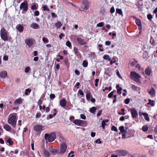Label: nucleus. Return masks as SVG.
Returning a JSON list of instances; mask_svg holds the SVG:
<instances>
[{"instance_id":"nucleus-1","label":"nucleus","mask_w":157,"mask_h":157,"mask_svg":"<svg viewBox=\"0 0 157 157\" xmlns=\"http://www.w3.org/2000/svg\"><path fill=\"white\" fill-rule=\"evenodd\" d=\"M16 113L11 115H10L8 119V122L9 124L13 128H15L17 124L16 115Z\"/></svg>"},{"instance_id":"nucleus-2","label":"nucleus","mask_w":157,"mask_h":157,"mask_svg":"<svg viewBox=\"0 0 157 157\" xmlns=\"http://www.w3.org/2000/svg\"><path fill=\"white\" fill-rule=\"evenodd\" d=\"M56 138V134L54 132H52L50 134L46 133L44 135L45 139L48 140L49 142L53 141Z\"/></svg>"},{"instance_id":"nucleus-3","label":"nucleus","mask_w":157,"mask_h":157,"mask_svg":"<svg viewBox=\"0 0 157 157\" xmlns=\"http://www.w3.org/2000/svg\"><path fill=\"white\" fill-rule=\"evenodd\" d=\"M130 75H131V78L137 82H140V78H141V76L136 72L132 71L131 72Z\"/></svg>"},{"instance_id":"nucleus-4","label":"nucleus","mask_w":157,"mask_h":157,"mask_svg":"<svg viewBox=\"0 0 157 157\" xmlns=\"http://www.w3.org/2000/svg\"><path fill=\"white\" fill-rule=\"evenodd\" d=\"M20 10H23V11L26 12L28 10V4L26 1H24L21 3L20 6Z\"/></svg>"},{"instance_id":"nucleus-5","label":"nucleus","mask_w":157,"mask_h":157,"mask_svg":"<svg viewBox=\"0 0 157 157\" xmlns=\"http://www.w3.org/2000/svg\"><path fill=\"white\" fill-rule=\"evenodd\" d=\"M43 126L41 124H36L33 127V130L38 133H40L41 132L44 130L43 129Z\"/></svg>"},{"instance_id":"nucleus-6","label":"nucleus","mask_w":157,"mask_h":157,"mask_svg":"<svg viewBox=\"0 0 157 157\" xmlns=\"http://www.w3.org/2000/svg\"><path fill=\"white\" fill-rule=\"evenodd\" d=\"M89 3L86 0L83 2L81 6V8H80V10L81 11L85 10H87L89 8Z\"/></svg>"},{"instance_id":"nucleus-7","label":"nucleus","mask_w":157,"mask_h":157,"mask_svg":"<svg viewBox=\"0 0 157 157\" xmlns=\"http://www.w3.org/2000/svg\"><path fill=\"white\" fill-rule=\"evenodd\" d=\"M0 34L2 39H7L6 30L5 28H2L1 29Z\"/></svg>"},{"instance_id":"nucleus-8","label":"nucleus","mask_w":157,"mask_h":157,"mask_svg":"<svg viewBox=\"0 0 157 157\" xmlns=\"http://www.w3.org/2000/svg\"><path fill=\"white\" fill-rule=\"evenodd\" d=\"M116 153L119 156H120L126 155L128 154V152L125 150H117L116 151Z\"/></svg>"},{"instance_id":"nucleus-9","label":"nucleus","mask_w":157,"mask_h":157,"mask_svg":"<svg viewBox=\"0 0 157 157\" xmlns=\"http://www.w3.org/2000/svg\"><path fill=\"white\" fill-rule=\"evenodd\" d=\"M145 73L147 76L151 75L153 74V71L151 68L149 66H148L145 69Z\"/></svg>"},{"instance_id":"nucleus-10","label":"nucleus","mask_w":157,"mask_h":157,"mask_svg":"<svg viewBox=\"0 0 157 157\" xmlns=\"http://www.w3.org/2000/svg\"><path fill=\"white\" fill-rule=\"evenodd\" d=\"M67 148L66 144L64 143L60 145V151L59 153L63 154L65 153Z\"/></svg>"},{"instance_id":"nucleus-11","label":"nucleus","mask_w":157,"mask_h":157,"mask_svg":"<svg viewBox=\"0 0 157 157\" xmlns=\"http://www.w3.org/2000/svg\"><path fill=\"white\" fill-rule=\"evenodd\" d=\"M130 112L133 118H135L138 116V113L135 108L130 109Z\"/></svg>"},{"instance_id":"nucleus-12","label":"nucleus","mask_w":157,"mask_h":157,"mask_svg":"<svg viewBox=\"0 0 157 157\" xmlns=\"http://www.w3.org/2000/svg\"><path fill=\"white\" fill-rule=\"evenodd\" d=\"M77 43L80 45H85L88 42L87 40H77Z\"/></svg>"},{"instance_id":"nucleus-13","label":"nucleus","mask_w":157,"mask_h":157,"mask_svg":"<svg viewBox=\"0 0 157 157\" xmlns=\"http://www.w3.org/2000/svg\"><path fill=\"white\" fill-rule=\"evenodd\" d=\"M148 92L149 94H150L151 96L152 97H154L155 95V92L154 89L151 87L150 90L148 89Z\"/></svg>"},{"instance_id":"nucleus-14","label":"nucleus","mask_w":157,"mask_h":157,"mask_svg":"<svg viewBox=\"0 0 157 157\" xmlns=\"http://www.w3.org/2000/svg\"><path fill=\"white\" fill-rule=\"evenodd\" d=\"M49 151L50 152L52 153L54 155L58 153L57 150L55 147H51L49 148Z\"/></svg>"},{"instance_id":"nucleus-15","label":"nucleus","mask_w":157,"mask_h":157,"mask_svg":"<svg viewBox=\"0 0 157 157\" xmlns=\"http://www.w3.org/2000/svg\"><path fill=\"white\" fill-rule=\"evenodd\" d=\"M59 104L62 107H65L66 106L67 104L66 100L64 99H63L60 100L59 101Z\"/></svg>"},{"instance_id":"nucleus-16","label":"nucleus","mask_w":157,"mask_h":157,"mask_svg":"<svg viewBox=\"0 0 157 157\" xmlns=\"http://www.w3.org/2000/svg\"><path fill=\"white\" fill-rule=\"evenodd\" d=\"M16 29L20 32H23L24 29L23 26L21 24H18L16 26Z\"/></svg>"},{"instance_id":"nucleus-17","label":"nucleus","mask_w":157,"mask_h":157,"mask_svg":"<svg viewBox=\"0 0 157 157\" xmlns=\"http://www.w3.org/2000/svg\"><path fill=\"white\" fill-rule=\"evenodd\" d=\"M3 127L6 131L10 132L11 130V127L8 124H4L3 126Z\"/></svg>"},{"instance_id":"nucleus-18","label":"nucleus","mask_w":157,"mask_h":157,"mask_svg":"<svg viewBox=\"0 0 157 157\" xmlns=\"http://www.w3.org/2000/svg\"><path fill=\"white\" fill-rule=\"evenodd\" d=\"M23 101V100L21 98H18L16 100L14 101V104L15 105L20 104L22 103Z\"/></svg>"},{"instance_id":"nucleus-19","label":"nucleus","mask_w":157,"mask_h":157,"mask_svg":"<svg viewBox=\"0 0 157 157\" xmlns=\"http://www.w3.org/2000/svg\"><path fill=\"white\" fill-rule=\"evenodd\" d=\"M43 154L44 156L45 157H49L50 156V154L49 152L45 150L44 149L43 151Z\"/></svg>"},{"instance_id":"nucleus-20","label":"nucleus","mask_w":157,"mask_h":157,"mask_svg":"<svg viewBox=\"0 0 157 157\" xmlns=\"http://www.w3.org/2000/svg\"><path fill=\"white\" fill-rule=\"evenodd\" d=\"M7 76V73L5 71H2L0 73V76L1 78H6V77Z\"/></svg>"},{"instance_id":"nucleus-21","label":"nucleus","mask_w":157,"mask_h":157,"mask_svg":"<svg viewBox=\"0 0 157 157\" xmlns=\"http://www.w3.org/2000/svg\"><path fill=\"white\" fill-rule=\"evenodd\" d=\"M30 27L34 29H38L39 28V25L36 23H33L30 25Z\"/></svg>"},{"instance_id":"nucleus-22","label":"nucleus","mask_w":157,"mask_h":157,"mask_svg":"<svg viewBox=\"0 0 157 157\" xmlns=\"http://www.w3.org/2000/svg\"><path fill=\"white\" fill-rule=\"evenodd\" d=\"M116 88L117 90V93L118 94H121V91L122 90V88L121 87H119V86L118 84H117L116 86Z\"/></svg>"},{"instance_id":"nucleus-23","label":"nucleus","mask_w":157,"mask_h":157,"mask_svg":"<svg viewBox=\"0 0 157 157\" xmlns=\"http://www.w3.org/2000/svg\"><path fill=\"white\" fill-rule=\"evenodd\" d=\"M25 42L29 47L31 46L33 44L32 40H25Z\"/></svg>"},{"instance_id":"nucleus-24","label":"nucleus","mask_w":157,"mask_h":157,"mask_svg":"<svg viewBox=\"0 0 157 157\" xmlns=\"http://www.w3.org/2000/svg\"><path fill=\"white\" fill-rule=\"evenodd\" d=\"M87 125V122L86 121L81 120L80 126L86 127Z\"/></svg>"},{"instance_id":"nucleus-25","label":"nucleus","mask_w":157,"mask_h":157,"mask_svg":"<svg viewBox=\"0 0 157 157\" xmlns=\"http://www.w3.org/2000/svg\"><path fill=\"white\" fill-rule=\"evenodd\" d=\"M142 114L144 116V117L145 120L148 121H150L149 117L148 116V114L147 113H142Z\"/></svg>"},{"instance_id":"nucleus-26","label":"nucleus","mask_w":157,"mask_h":157,"mask_svg":"<svg viewBox=\"0 0 157 157\" xmlns=\"http://www.w3.org/2000/svg\"><path fill=\"white\" fill-rule=\"evenodd\" d=\"M119 130L122 134L123 133H126L127 131L124 129V127L123 126H122L119 127Z\"/></svg>"},{"instance_id":"nucleus-27","label":"nucleus","mask_w":157,"mask_h":157,"mask_svg":"<svg viewBox=\"0 0 157 157\" xmlns=\"http://www.w3.org/2000/svg\"><path fill=\"white\" fill-rule=\"evenodd\" d=\"M81 120L78 119L75 120L73 122L75 124L80 126Z\"/></svg>"},{"instance_id":"nucleus-28","label":"nucleus","mask_w":157,"mask_h":157,"mask_svg":"<svg viewBox=\"0 0 157 157\" xmlns=\"http://www.w3.org/2000/svg\"><path fill=\"white\" fill-rule=\"evenodd\" d=\"M91 94L90 91H88L86 94V98L88 101H89L90 98Z\"/></svg>"},{"instance_id":"nucleus-29","label":"nucleus","mask_w":157,"mask_h":157,"mask_svg":"<svg viewBox=\"0 0 157 157\" xmlns=\"http://www.w3.org/2000/svg\"><path fill=\"white\" fill-rule=\"evenodd\" d=\"M97 109V108L95 107H92L90 109V112L93 114H94Z\"/></svg>"},{"instance_id":"nucleus-30","label":"nucleus","mask_w":157,"mask_h":157,"mask_svg":"<svg viewBox=\"0 0 157 157\" xmlns=\"http://www.w3.org/2000/svg\"><path fill=\"white\" fill-rule=\"evenodd\" d=\"M148 102L147 103V105H151L152 106L155 105V101L154 100H151V99L148 100Z\"/></svg>"},{"instance_id":"nucleus-31","label":"nucleus","mask_w":157,"mask_h":157,"mask_svg":"<svg viewBox=\"0 0 157 157\" xmlns=\"http://www.w3.org/2000/svg\"><path fill=\"white\" fill-rule=\"evenodd\" d=\"M8 138L7 140V142L10 145H12L13 144V141L10 137H8Z\"/></svg>"},{"instance_id":"nucleus-32","label":"nucleus","mask_w":157,"mask_h":157,"mask_svg":"<svg viewBox=\"0 0 157 157\" xmlns=\"http://www.w3.org/2000/svg\"><path fill=\"white\" fill-rule=\"evenodd\" d=\"M135 22L139 27H141V21L140 19H136L135 20Z\"/></svg>"},{"instance_id":"nucleus-33","label":"nucleus","mask_w":157,"mask_h":157,"mask_svg":"<svg viewBox=\"0 0 157 157\" xmlns=\"http://www.w3.org/2000/svg\"><path fill=\"white\" fill-rule=\"evenodd\" d=\"M57 28L58 29L60 28L62 25V24L60 22H57L55 24Z\"/></svg>"},{"instance_id":"nucleus-34","label":"nucleus","mask_w":157,"mask_h":157,"mask_svg":"<svg viewBox=\"0 0 157 157\" xmlns=\"http://www.w3.org/2000/svg\"><path fill=\"white\" fill-rule=\"evenodd\" d=\"M131 88L132 90L135 91H137L138 89H139V87L136 86L135 85L133 84L132 85Z\"/></svg>"},{"instance_id":"nucleus-35","label":"nucleus","mask_w":157,"mask_h":157,"mask_svg":"<svg viewBox=\"0 0 157 157\" xmlns=\"http://www.w3.org/2000/svg\"><path fill=\"white\" fill-rule=\"evenodd\" d=\"M103 59L105 60H108L110 61L111 60V58L110 57L109 55H105L103 56Z\"/></svg>"},{"instance_id":"nucleus-36","label":"nucleus","mask_w":157,"mask_h":157,"mask_svg":"<svg viewBox=\"0 0 157 157\" xmlns=\"http://www.w3.org/2000/svg\"><path fill=\"white\" fill-rule=\"evenodd\" d=\"M142 130L144 132H147L148 130V127L147 125H145L143 126L142 128Z\"/></svg>"},{"instance_id":"nucleus-37","label":"nucleus","mask_w":157,"mask_h":157,"mask_svg":"<svg viewBox=\"0 0 157 157\" xmlns=\"http://www.w3.org/2000/svg\"><path fill=\"white\" fill-rule=\"evenodd\" d=\"M82 64L84 67H86L88 65V62L87 61L84 60L83 61Z\"/></svg>"},{"instance_id":"nucleus-38","label":"nucleus","mask_w":157,"mask_h":157,"mask_svg":"<svg viewBox=\"0 0 157 157\" xmlns=\"http://www.w3.org/2000/svg\"><path fill=\"white\" fill-rule=\"evenodd\" d=\"M116 13L121 15H122L123 14V12L122 10L119 9H116Z\"/></svg>"},{"instance_id":"nucleus-39","label":"nucleus","mask_w":157,"mask_h":157,"mask_svg":"<svg viewBox=\"0 0 157 157\" xmlns=\"http://www.w3.org/2000/svg\"><path fill=\"white\" fill-rule=\"evenodd\" d=\"M31 90L29 88L26 89L25 90V94L26 95H28L29 94L28 93H30L31 92Z\"/></svg>"},{"instance_id":"nucleus-40","label":"nucleus","mask_w":157,"mask_h":157,"mask_svg":"<svg viewBox=\"0 0 157 157\" xmlns=\"http://www.w3.org/2000/svg\"><path fill=\"white\" fill-rule=\"evenodd\" d=\"M104 24H105L104 22H101L97 24V27H101L103 26L104 25Z\"/></svg>"},{"instance_id":"nucleus-41","label":"nucleus","mask_w":157,"mask_h":157,"mask_svg":"<svg viewBox=\"0 0 157 157\" xmlns=\"http://www.w3.org/2000/svg\"><path fill=\"white\" fill-rule=\"evenodd\" d=\"M43 10L44 11H49V8L47 7V5H45L43 6Z\"/></svg>"},{"instance_id":"nucleus-42","label":"nucleus","mask_w":157,"mask_h":157,"mask_svg":"<svg viewBox=\"0 0 157 157\" xmlns=\"http://www.w3.org/2000/svg\"><path fill=\"white\" fill-rule=\"evenodd\" d=\"M111 130L112 131H114L116 132H117L118 131V130L117 129V127L114 125L112 126L111 128Z\"/></svg>"},{"instance_id":"nucleus-43","label":"nucleus","mask_w":157,"mask_h":157,"mask_svg":"<svg viewBox=\"0 0 157 157\" xmlns=\"http://www.w3.org/2000/svg\"><path fill=\"white\" fill-rule=\"evenodd\" d=\"M114 91L111 92L109 93L108 95V97L109 98H111L113 96V93H114Z\"/></svg>"},{"instance_id":"nucleus-44","label":"nucleus","mask_w":157,"mask_h":157,"mask_svg":"<svg viewBox=\"0 0 157 157\" xmlns=\"http://www.w3.org/2000/svg\"><path fill=\"white\" fill-rule=\"evenodd\" d=\"M105 125H106V124L105 122V121L103 120L101 123V127L103 129L105 128Z\"/></svg>"},{"instance_id":"nucleus-45","label":"nucleus","mask_w":157,"mask_h":157,"mask_svg":"<svg viewBox=\"0 0 157 157\" xmlns=\"http://www.w3.org/2000/svg\"><path fill=\"white\" fill-rule=\"evenodd\" d=\"M66 45L70 48L71 47V44L69 41H67L66 43Z\"/></svg>"},{"instance_id":"nucleus-46","label":"nucleus","mask_w":157,"mask_h":157,"mask_svg":"<svg viewBox=\"0 0 157 157\" xmlns=\"http://www.w3.org/2000/svg\"><path fill=\"white\" fill-rule=\"evenodd\" d=\"M74 51L75 54L78 53V49L76 47H74Z\"/></svg>"},{"instance_id":"nucleus-47","label":"nucleus","mask_w":157,"mask_h":157,"mask_svg":"<svg viewBox=\"0 0 157 157\" xmlns=\"http://www.w3.org/2000/svg\"><path fill=\"white\" fill-rule=\"evenodd\" d=\"M99 81V79L96 78L95 80V85L96 86H98V84Z\"/></svg>"},{"instance_id":"nucleus-48","label":"nucleus","mask_w":157,"mask_h":157,"mask_svg":"<svg viewBox=\"0 0 157 157\" xmlns=\"http://www.w3.org/2000/svg\"><path fill=\"white\" fill-rule=\"evenodd\" d=\"M55 95L53 94H51L50 95V98L52 100L55 98Z\"/></svg>"},{"instance_id":"nucleus-49","label":"nucleus","mask_w":157,"mask_h":157,"mask_svg":"<svg viewBox=\"0 0 157 157\" xmlns=\"http://www.w3.org/2000/svg\"><path fill=\"white\" fill-rule=\"evenodd\" d=\"M78 93L80 95H82V96H84V95L83 91L81 89L79 90Z\"/></svg>"},{"instance_id":"nucleus-50","label":"nucleus","mask_w":157,"mask_h":157,"mask_svg":"<svg viewBox=\"0 0 157 157\" xmlns=\"http://www.w3.org/2000/svg\"><path fill=\"white\" fill-rule=\"evenodd\" d=\"M130 101V99L129 98H127L125 99L124 100V103L126 104H129Z\"/></svg>"},{"instance_id":"nucleus-51","label":"nucleus","mask_w":157,"mask_h":157,"mask_svg":"<svg viewBox=\"0 0 157 157\" xmlns=\"http://www.w3.org/2000/svg\"><path fill=\"white\" fill-rule=\"evenodd\" d=\"M41 116V113L40 112H39V113H37L36 114V118H40V117Z\"/></svg>"},{"instance_id":"nucleus-52","label":"nucleus","mask_w":157,"mask_h":157,"mask_svg":"<svg viewBox=\"0 0 157 157\" xmlns=\"http://www.w3.org/2000/svg\"><path fill=\"white\" fill-rule=\"evenodd\" d=\"M98 46L99 48V50L101 52H102L104 51V49L103 48V47L101 44H99L98 45Z\"/></svg>"},{"instance_id":"nucleus-53","label":"nucleus","mask_w":157,"mask_h":157,"mask_svg":"<svg viewBox=\"0 0 157 157\" xmlns=\"http://www.w3.org/2000/svg\"><path fill=\"white\" fill-rule=\"evenodd\" d=\"M31 9L32 10H36L37 9V8L35 4H33L31 6Z\"/></svg>"},{"instance_id":"nucleus-54","label":"nucleus","mask_w":157,"mask_h":157,"mask_svg":"<svg viewBox=\"0 0 157 157\" xmlns=\"http://www.w3.org/2000/svg\"><path fill=\"white\" fill-rule=\"evenodd\" d=\"M115 9L113 6H112L110 9V12L111 13H112L114 12Z\"/></svg>"},{"instance_id":"nucleus-55","label":"nucleus","mask_w":157,"mask_h":157,"mask_svg":"<svg viewBox=\"0 0 157 157\" xmlns=\"http://www.w3.org/2000/svg\"><path fill=\"white\" fill-rule=\"evenodd\" d=\"M30 68L29 67H26L25 69V73H28L29 71Z\"/></svg>"},{"instance_id":"nucleus-56","label":"nucleus","mask_w":157,"mask_h":157,"mask_svg":"<svg viewBox=\"0 0 157 157\" xmlns=\"http://www.w3.org/2000/svg\"><path fill=\"white\" fill-rule=\"evenodd\" d=\"M80 117L81 119L84 120L86 119V116L83 114H81Z\"/></svg>"},{"instance_id":"nucleus-57","label":"nucleus","mask_w":157,"mask_h":157,"mask_svg":"<svg viewBox=\"0 0 157 157\" xmlns=\"http://www.w3.org/2000/svg\"><path fill=\"white\" fill-rule=\"evenodd\" d=\"M110 64L111 65H112L113 63H115L116 62V60L115 59V58H113L112 60L111 59V60H110Z\"/></svg>"},{"instance_id":"nucleus-58","label":"nucleus","mask_w":157,"mask_h":157,"mask_svg":"<svg viewBox=\"0 0 157 157\" xmlns=\"http://www.w3.org/2000/svg\"><path fill=\"white\" fill-rule=\"evenodd\" d=\"M102 112V110H101V109L100 110L98 111V113L97 114V117H98L99 116H100L101 115V113Z\"/></svg>"},{"instance_id":"nucleus-59","label":"nucleus","mask_w":157,"mask_h":157,"mask_svg":"<svg viewBox=\"0 0 157 157\" xmlns=\"http://www.w3.org/2000/svg\"><path fill=\"white\" fill-rule=\"evenodd\" d=\"M45 113H47L48 112L50 111V107H47L45 109Z\"/></svg>"},{"instance_id":"nucleus-60","label":"nucleus","mask_w":157,"mask_h":157,"mask_svg":"<svg viewBox=\"0 0 157 157\" xmlns=\"http://www.w3.org/2000/svg\"><path fill=\"white\" fill-rule=\"evenodd\" d=\"M34 14L35 16H38L39 15V12L38 11H36L34 13Z\"/></svg>"},{"instance_id":"nucleus-61","label":"nucleus","mask_w":157,"mask_h":157,"mask_svg":"<svg viewBox=\"0 0 157 157\" xmlns=\"http://www.w3.org/2000/svg\"><path fill=\"white\" fill-rule=\"evenodd\" d=\"M75 74L78 75H79L80 74L79 71L78 70H75Z\"/></svg>"},{"instance_id":"nucleus-62","label":"nucleus","mask_w":157,"mask_h":157,"mask_svg":"<svg viewBox=\"0 0 157 157\" xmlns=\"http://www.w3.org/2000/svg\"><path fill=\"white\" fill-rule=\"evenodd\" d=\"M98 142L99 144H101V142L100 141V139H98L95 141V143H97Z\"/></svg>"},{"instance_id":"nucleus-63","label":"nucleus","mask_w":157,"mask_h":157,"mask_svg":"<svg viewBox=\"0 0 157 157\" xmlns=\"http://www.w3.org/2000/svg\"><path fill=\"white\" fill-rule=\"evenodd\" d=\"M80 85V83L79 82H77L76 84H75V87H77V89H78L79 88V86Z\"/></svg>"},{"instance_id":"nucleus-64","label":"nucleus","mask_w":157,"mask_h":157,"mask_svg":"<svg viewBox=\"0 0 157 157\" xmlns=\"http://www.w3.org/2000/svg\"><path fill=\"white\" fill-rule=\"evenodd\" d=\"M120 121H123L125 120V117L124 116L121 117L119 119Z\"/></svg>"}]
</instances>
